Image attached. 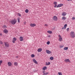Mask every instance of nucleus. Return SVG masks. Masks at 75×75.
<instances>
[{"label":"nucleus","instance_id":"obj_1","mask_svg":"<svg viewBox=\"0 0 75 75\" xmlns=\"http://www.w3.org/2000/svg\"><path fill=\"white\" fill-rule=\"evenodd\" d=\"M17 19H12L11 21V23L12 24H13V25H14L16 24V23H17Z\"/></svg>","mask_w":75,"mask_h":75},{"label":"nucleus","instance_id":"obj_2","mask_svg":"<svg viewBox=\"0 0 75 75\" xmlns=\"http://www.w3.org/2000/svg\"><path fill=\"white\" fill-rule=\"evenodd\" d=\"M70 35L71 37V38H75V33H74V32L71 31V32L70 33Z\"/></svg>","mask_w":75,"mask_h":75},{"label":"nucleus","instance_id":"obj_3","mask_svg":"<svg viewBox=\"0 0 75 75\" xmlns=\"http://www.w3.org/2000/svg\"><path fill=\"white\" fill-rule=\"evenodd\" d=\"M58 37H59V38L58 39L59 41H62V37L60 35H59Z\"/></svg>","mask_w":75,"mask_h":75},{"label":"nucleus","instance_id":"obj_4","mask_svg":"<svg viewBox=\"0 0 75 75\" xmlns=\"http://www.w3.org/2000/svg\"><path fill=\"white\" fill-rule=\"evenodd\" d=\"M5 44V45L6 47H9V44L8 42H4Z\"/></svg>","mask_w":75,"mask_h":75},{"label":"nucleus","instance_id":"obj_5","mask_svg":"<svg viewBox=\"0 0 75 75\" xmlns=\"http://www.w3.org/2000/svg\"><path fill=\"white\" fill-rule=\"evenodd\" d=\"M30 25L32 27H34L36 26V24L35 23H31L30 24Z\"/></svg>","mask_w":75,"mask_h":75},{"label":"nucleus","instance_id":"obj_6","mask_svg":"<svg viewBox=\"0 0 75 75\" xmlns=\"http://www.w3.org/2000/svg\"><path fill=\"white\" fill-rule=\"evenodd\" d=\"M46 53L48 54H51L52 53V52L51 51H49V50H46Z\"/></svg>","mask_w":75,"mask_h":75},{"label":"nucleus","instance_id":"obj_7","mask_svg":"<svg viewBox=\"0 0 75 75\" xmlns=\"http://www.w3.org/2000/svg\"><path fill=\"white\" fill-rule=\"evenodd\" d=\"M64 62H71V61H70L69 59H65Z\"/></svg>","mask_w":75,"mask_h":75},{"label":"nucleus","instance_id":"obj_8","mask_svg":"<svg viewBox=\"0 0 75 75\" xmlns=\"http://www.w3.org/2000/svg\"><path fill=\"white\" fill-rule=\"evenodd\" d=\"M53 20L54 21H57L58 18L56 16H54L53 17Z\"/></svg>","mask_w":75,"mask_h":75},{"label":"nucleus","instance_id":"obj_9","mask_svg":"<svg viewBox=\"0 0 75 75\" xmlns=\"http://www.w3.org/2000/svg\"><path fill=\"white\" fill-rule=\"evenodd\" d=\"M4 33H5V34H7L8 33V31L6 29H5L3 30Z\"/></svg>","mask_w":75,"mask_h":75},{"label":"nucleus","instance_id":"obj_10","mask_svg":"<svg viewBox=\"0 0 75 75\" xmlns=\"http://www.w3.org/2000/svg\"><path fill=\"white\" fill-rule=\"evenodd\" d=\"M63 6V4H58L57 5V8H58V7H61L62 6Z\"/></svg>","mask_w":75,"mask_h":75},{"label":"nucleus","instance_id":"obj_11","mask_svg":"<svg viewBox=\"0 0 75 75\" xmlns=\"http://www.w3.org/2000/svg\"><path fill=\"white\" fill-rule=\"evenodd\" d=\"M8 65L9 66V67H11V65H12V64L10 62H8Z\"/></svg>","mask_w":75,"mask_h":75},{"label":"nucleus","instance_id":"obj_12","mask_svg":"<svg viewBox=\"0 0 75 75\" xmlns=\"http://www.w3.org/2000/svg\"><path fill=\"white\" fill-rule=\"evenodd\" d=\"M67 24H65L64 26V27H63L62 28V30H64V29H65L67 28Z\"/></svg>","mask_w":75,"mask_h":75},{"label":"nucleus","instance_id":"obj_13","mask_svg":"<svg viewBox=\"0 0 75 75\" xmlns=\"http://www.w3.org/2000/svg\"><path fill=\"white\" fill-rule=\"evenodd\" d=\"M17 40V39L15 38H14L13 39V40H12V42L13 43H15V41Z\"/></svg>","mask_w":75,"mask_h":75},{"label":"nucleus","instance_id":"obj_14","mask_svg":"<svg viewBox=\"0 0 75 75\" xmlns=\"http://www.w3.org/2000/svg\"><path fill=\"white\" fill-rule=\"evenodd\" d=\"M33 61L34 62L35 64H38V62L37 61H36V60L35 59H33Z\"/></svg>","mask_w":75,"mask_h":75},{"label":"nucleus","instance_id":"obj_15","mask_svg":"<svg viewBox=\"0 0 75 75\" xmlns=\"http://www.w3.org/2000/svg\"><path fill=\"white\" fill-rule=\"evenodd\" d=\"M20 41H23V37L21 36L19 38Z\"/></svg>","mask_w":75,"mask_h":75},{"label":"nucleus","instance_id":"obj_16","mask_svg":"<svg viewBox=\"0 0 75 75\" xmlns=\"http://www.w3.org/2000/svg\"><path fill=\"white\" fill-rule=\"evenodd\" d=\"M53 4L55 5L54 6V7L55 8L57 6V2H54L53 3Z\"/></svg>","mask_w":75,"mask_h":75},{"label":"nucleus","instance_id":"obj_17","mask_svg":"<svg viewBox=\"0 0 75 75\" xmlns=\"http://www.w3.org/2000/svg\"><path fill=\"white\" fill-rule=\"evenodd\" d=\"M62 16H65L67 15V13H66V12H63L62 13Z\"/></svg>","mask_w":75,"mask_h":75},{"label":"nucleus","instance_id":"obj_18","mask_svg":"<svg viewBox=\"0 0 75 75\" xmlns=\"http://www.w3.org/2000/svg\"><path fill=\"white\" fill-rule=\"evenodd\" d=\"M62 20H65L67 19V17H65V16H63L62 17Z\"/></svg>","mask_w":75,"mask_h":75},{"label":"nucleus","instance_id":"obj_19","mask_svg":"<svg viewBox=\"0 0 75 75\" xmlns=\"http://www.w3.org/2000/svg\"><path fill=\"white\" fill-rule=\"evenodd\" d=\"M50 64H51L50 62H46L45 64L46 65H50Z\"/></svg>","mask_w":75,"mask_h":75},{"label":"nucleus","instance_id":"obj_20","mask_svg":"<svg viewBox=\"0 0 75 75\" xmlns=\"http://www.w3.org/2000/svg\"><path fill=\"white\" fill-rule=\"evenodd\" d=\"M18 63L17 62H14V65L15 66H17L18 65Z\"/></svg>","mask_w":75,"mask_h":75},{"label":"nucleus","instance_id":"obj_21","mask_svg":"<svg viewBox=\"0 0 75 75\" xmlns=\"http://www.w3.org/2000/svg\"><path fill=\"white\" fill-rule=\"evenodd\" d=\"M42 49L41 48H39V49H38V52H41L42 51Z\"/></svg>","mask_w":75,"mask_h":75},{"label":"nucleus","instance_id":"obj_22","mask_svg":"<svg viewBox=\"0 0 75 75\" xmlns=\"http://www.w3.org/2000/svg\"><path fill=\"white\" fill-rule=\"evenodd\" d=\"M48 33L49 34H52V32L51 31L48 30L47 31Z\"/></svg>","mask_w":75,"mask_h":75},{"label":"nucleus","instance_id":"obj_23","mask_svg":"<svg viewBox=\"0 0 75 75\" xmlns=\"http://www.w3.org/2000/svg\"><path fill=\"white\" fill-rule=\"evenodd\" d=\"M68 47H66L64 48V50H68Z\"/></svg>","mask_w":75,"mask_h":75},{"label":"nucleus","instance_id":"obj_24","mask_svg":"<svg viewBox=\"0 0 75 75\" xmlns=\"http://www.w3.org/2000/svg\"><path fill=\"white\" fill-rule=\"evenodd\" d=\"M47 68L46 67H44L42 69L43 70H44V71H45V70H46V69Z\"/></svg>","mask_w":75,"mask_h":75},{"label":"nucleus","instance_id":"obj_25","mask_svg":"<svg viewBox=\"0 0 75 75\" xmlns=\"http://www.w3.org/2000/svg\"><path fill=\"white\" fill-rule=\"evenodd\" d=\"M2 28H7V26H6V25H4L2 26Z\"/></svg>","mask_w":75,"mask_h":75},{"label":"nucleus","instance_id":"obj_26","mask_svg":"<svg viewBox=\"0 0 75 75\" xmlns=\"http://www.w3.org/2000/svg\"><path fill=\"white\" fill-rule=\"evenodd\" d=\"M25 13H28V9H26L25 10Z\"/></svg>","mask_w":75,"mask_h":75},{"label":"nucleus","instance_id":"obj_27","mask_svg":"<svg viewBox=\"0 0 75 75\" xmlns=\"http://www.w3.org/2000/svg\"><path fill=\"white\" fill-rule=\"evenodd\" d=\"M31 57H32V58H34V57H35V55L34 54H32L31 55Z\"/></svg>","mask_w":75,"mask_h":75},{"label":"nucleus","instance_id":"obj_28","mask_svg":"<svg viewBox=\"0 0 75 75\" xmlns=\"http://www.w3.org/2000/svg\"><path fill=\"white\" fill-rule=\"evenodd\" d=\"M50 59L51 60H53L54 59V58H53V57H51L50 58Z\"/></svg>","mask_w":75,"mask_h":75},{"label":"nucleus","instance_id":"obj_29","mask_svg":"<svg viewBox=\"0 0 75 75\" xmlns=\"http://www.w3.org/2000/svg\"><path fill=\"white\" fill-rule=\"evenodd\" d=\"M3 62V61L2 60H0V66L1 65V64H2Z\"/></svg>","mask_w":75,"mask_h":75},{"label":"nucleus","instance_id":"obj_30","mask_svg":"<svg viewBox=\"0 0 75 75\" xmlns=\"http://www.w3.org/2000/svg\"><path fill=\"white\" fill-rule=\"evenodd\" d=\"M46 44H47V45H49L50 44V41H48L47 43Z\"/></svg>","mask_w":75,"mask_h":75},{"label":"nucleus","instance_id":"obj_31","mask_svg":"<svg viewBox=\"0 0 75 75\" xmlns=\"http://www.w3.org/2000/svg\"><path fill=\"white\" fill-rule=\"evenodd\" d=\"M58 74L59 75H62V73L61 72H59Z\"/></svg>","mask_w":75,"mask_h":75},{"label":"nucleus","instance_id":"obj_32","mask_svg":"<svg viewBox=\"0 0 75 75\" xmlns=\"http://www.w3.org/2000/svg\"><path fill=\"white\" fill-rule=\"evenodd\" d=\"M18 23H20V18H18Z\"/></svg>","mask_w":75,"mask_h":75},{"label":"nucleus","instance_id":"obj_33","mask_svg":"<svg viewBox=\"0 0 75 75\" xmlns=\"http://www.w3.org/2000/svg\"><path fill=\"white\" fill-rule=\"evenodd\" d=\"M45 25L46 26V27H48V25L47 24H45Z\"/></svg>","mask_w":75,"mask_h":75},{"label":"nucleus","instance_id":"obj_34","mask_svg":"<svg viewBox=\"0 0 75 75\" xmlns=\"http://www.w3.org/2000/svg\"><path fill=\"white\" fill-rule=\"evenodd\" d=\"M59 46H60V48H62V47H64V46H63L62 45H60Z\"/></svg>","mask_w":75,"mask_h":75},{"label":"nucleus","instance_id":"obj_35","mask_svg":"<svg viewBox=\"0 0 75 75\" xmlns=\"http://www.w3.org/2000/svg\"><path fill=\"white\" fill-rule=\"evenodd\" d=\"M69 28H67V31H69Z\"/></svg>","mask_w":75,"mask_h":75},{"label":"nucleus","instance_id":"obj_36","mask_svg":"<svg viewBox=\"0 0 75 75\" xmlns=\"http://www.w3.org/2000/svg\"><path fill=\"white\" fill-rule=\"evenodd\" d=\"M72 20H75V17H73L72 18Z\"/></svg>","mask_w":75,"mask_h":75},{"label":"nucleus","instance_id":"obj_37","mask_svg":"<svg viewBox=\"0 0 75 75\" xmlns=\"http://www.w3.org/2000/svg\"><path fill=\"white\" fill-rule=\"evenodd\" d=\"M0 43L1 44H3V42L2 41H0Z\"/></svg>","mask_w":75,"mask_h":75},{"label":"nucleus","instance_id":"obj_38","mask_svg":"<svg viewBox=\"0 0 75 75\" xmlns=\"http://www.w3.org/2000/svg\"><path fill=\"white\" fill-rule=\"evenodd\" d=\"M18 16H20V17H21V14H20L19 13H18Z\"/></svg>","mask_w":75,"mask_h":75},{"label":"nucleus","instance_id":"obj_39","mask_svg":"<svg viewBox=\"0 0 75 75\" xmlns=\"http://www.w3.org/2000/svg\"><path fill=\"white\" fill-rule=\"evenodd\" d=\"M48 37H49V38H51V36L49 35L48 36Z\"/></svg>","mask_w":75,"mask_h":75},{"label":"nucleus","instance_id":"obj_40","mask_svg":"<svg viewBox=\"0 0 75 75\" xmlns=\"http://www.w3.org/2000/svg\"><path fill=\"white\" fill-rule=\"evenodd\" d=\"M67 1H72V0H67Z\"/></svg>","mask_w":75,"mask_h":75},{"label":"nucleus","instance_id":"obj_41","mask_svg":"<svg viewBox=\"0 0 75 75\" xmlns=\"http://www.w3.org/2000/svg\"><path fill=\"white\" fill-rule=\"evenodd\" d=\"M0 36H2V34L0 33Z\"/></svg>","mask_w":75,"mask_h":75},{"label":"nucleus","instance_id":"obj_42","mask_svg":"<svg viewBox=\"0 0 75 75\" xmlns=\"http://www.w3.org/2000/svg\"><path fill=\"white\" fill-rule=\"evenodd\" d=\"M18 56H16V58H18Z\"/></svg>","mask_w":75,"mask_h":75}]
</instances>
